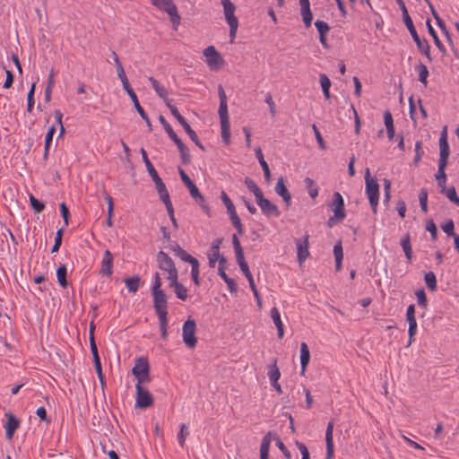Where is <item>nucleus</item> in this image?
<instances>
[{
    "instance_id": "nucleus-1",
    "label": "nucleus",
    "mask_w": 459,
    "mask_h": 459,
    "mask_svg": "<svg viewBox=\"0 0 459 459\" xmlns=\"http://www.w3.org/2000/svg\"><path fill=\"white\" fill-rule=\"evenodd\" d=\"M154 281L152 286L153 307L158 317L168 316V298L161 290L162 281L159 273H154Z\"/></svg>"
},
{
    "instance_id": "nucleus-2",
    "label": "nucleus",
    "mask_w": 459,
    "mask_h": 459,
    "mask_svg": "<svg viewBox=\"0 0 459 459\" xmlns=\"http://www.w3.org/2000/svg\"><path fill=\"white\" fill-rule=\"evenodd\" d=\"M218 94L220 98V106L218 113L220 116L221 138L222 142L226 145H229L230 143V125L228 113L227 96L223 87L221 84L218 87Z\"/></svg>"
},
{
    "instance_id": "nucleus-3",
    "label": "nucleus",
    "mask_w": 459,
    "mask_h": 459,
    "mask_svg": "<svg viewBox=\"0 0 459 459\" xmlns=\"http://www.w3.org/2000/svg\"><path fill=\"white\" fill-rule=\"evenodd\" d=\"M365 184L366 195L368 198L372 212L374 214H377L379 201V185L377 180L371 177L368 168L365 172Z\"/></svg>"
},
{
    "instance_id": "nucleus-4",
    "label": "nucleus",
    "mask_w": 459,
    "mask_h": 459,
    "mask_svg": "<svg viewBox=\"0 0 459 459\" xmlns=\"http://www.w3.org/2000/svg\"><path fill=\"white\" fill-rule=\"evenodd\" d=\"M178 173L180 175V178L185 186L188 188L191 196L195 201L197 204H199L205 212H209L210 209L206 204L205 199L204 195L199 191L198 187L191 180L188 175L185 172V170L178 167Z\"/></svg>"
},
{
    "instance_id": "nucleus-5",
    "label": "nucleus",
    "mask_w": 459,
    "mask_h": 459,
    "mask_svg": "<svg viewBox=\"0 0 459 459\" xmlns=\"http://www.w3.org/2000/svg\"><path fill=\"white\" fill-rule=\"evenodd\" d=\"M168 108H169L171 114L173 115V117L178 121V123L183 126V128L185 129L186 133L188 134V136L190 137V139L196 144V146L202 150V151H205V148L204 146L203 145V143L200 142L196 133L191 128V126H189V124L187 123V121L185 119V117L179 113V111L178 110V108L170 104V103H168Z\"/></svg>"
},
{
    "instance_id": "nucleus-6",
    "label": "nucleus",
    "mask_w": 459,
    "mask_h": 459,
    "mask_svg": "<svg viewBox=\"0 0 459 459\" xmlns=\"http://www.w3.org/2000/svg\"><path fill=\"white\" fill-rule=\"evenodd\" d=\"M196 331V323L195 319L188 317L183 325L182 337L184 343L188 348H194L196 346L197 339L195 335Z\"/></svg>"
},
{
    "instance_id": "nucleus-7",
    "label": "nucleus",
    "mask_w": 459,
    "mask_h": 459,
    "mask_svg": "<svg viewBox=\"0 0 459 459\" xmlns=\"http://www.w3.org/2000/svg\"><path fill=\"white\" fill-rule=\"evenodd\" d=\"M406 28L408 29L413 41L417 45V48H419L420 52L423 54L429 61H432V57L430 55V46L427 39H421L420 36L417 33V30L413 25L412 21L405 23Z\"/></svg>"
},
{
    "instance_id": "nucleus-8",
    "label": "nucleus",
    "mask_w": 459,
    "mask_h": 459,
    "mask_svg": "<svg viewBox=\"0 0 459 459\" xmlns=\"http://www.w3.org/2000/svg\"><path fill=\"white\" fill-rule=\"evenodd\" d=\"M439 146V160L438 164H446L448 163V158L450 155V148L447 140V126H445L442 128L440 133V137L438 140Z\"/></svg>"
},
{
    "instance_id": "nucleus-9",
    "label": "nucleus",
    "mask_w": 459,
    "mask_h": 459,
    "mask_svg": "<svg viewBox=\"0 0 459 459\" xmlns=\"http://www.w3.org/2000/svg\"><path fill=\"white\" fill-rule=\"evenodd\" d=\"M135 407L140 409H146L152 406L154 400L152 394L143 385L135 386Z\"/></svg>"
},
{
    "instance_id": "nucleus-10",
    "label": "nucleus",
    "mask_w": 459,
    "mask_h": 459,
    "mask_svg": "<svg viewBox=\"0 0 459 459\" xmlns=\"http://www.w3.org/2000/svg\"><path fill=\"white\" fill-rule=\"evenodd\" d=\"M158 267L168 273V275H170V273H175V272H178V269L175 265L174 261L167 253L164 251H159L156 256Z\"/></svg>"
},
{
    "instance_id": "nucleus-11",
    "label": "nucleus",
    "mask_w": 459,
    "mask_h": 459,
    "mask_svg": "<svg viewBox=\"0 0 459 459\" xmlns=\"http://www.w3.org/2000/svg\"><path fill=\"white\" fill-rule=\"evenodd\" d=\"M257 205L260 207L262 212L266 217L273 216L278 218L281 215V212L278 206L273 204L270 200L261 195L259 198L255 200Z\"/></svg>"
},
{
    "instance_id": "nucleus-12",
    "label": "nucleus",
    "mask_w": 459,
    "mask_h": 459,
    "mask_svg": "<svg viewBox=\"0 0 459 459\" xmlns=\"http://www.w3.org/2000/svg\"><path fill=\"white\" fill-rule=\"evenodd\" d=\"M331 208L333 213L335 214V217H338L339 220H344V218L346 217L344 201L342 195L339 192L333 193Z\"/></svg>"
},
{
    "instance_id": "nucleus-13",
    "label": "nucleus",
    "mask_w": 459,
    "mask_h": 459,
    "mask_svg": "<svg viewBox=\"0 0 459 459\" xmlns=\"http://www.w3.org/2000/svg\"><path fill=\"white\" fill-rule=\"evenodd\" d=\"M204 55L206 57L207 65L211 68L217 67L223 63V58L213 46H209L204 48Z\"/></svg>"
},
{
    "instance_id": "nucleus-14",
    "label": "nucleus",
    "mask_w": 459,
    "mask_h": 459,
    "mask_svg": "<svg viewBox=\"0 0 459 459\" xmlns=\"http://www.w3.org/2000/svg\"><path fill=\"white\" fill-rule=\"evenodd\" d=\"M274 190L276 194L282 198L286 207L289 208L291 203V195L285 186L284 178L282 176L277 179Z\"/></svg>"
},
{
    "instance_id": "nucleus-15",
    "label": "nucleus",
    "mask_w": 459,
    "mask_h": 459,
    "mask_svg": "<svg viewBox=\"0 0 459 459\" xmlns=\"http://www.w3.org/2000/svg\"><path fill=\"white\" fill-rule=\"evenodd\" d=\"M333 420H331L326 427L325 430V443H326V455L325 459H333Z\"/></svg>"
},
{
    "instance_id": "nucleus-16",
    "label": "nucleus",
    "mask_w": 459,
    "mask_h": 459,
    "mask_svg": "<svg viewBox=\"0 0 459 459\" xmlns=\"http://www.w3.org/2000/svg\"><path fill=\"white\" fill-rule=\"evenodd\" d=\"M113 255L109 250H106L103 255V258L101 261V267L100 270V274L111 276L113 273Z\"/></svg>"
},
{
    "instance_id": "nucleus-17",
    "label": "nucleus",
    "mask_w": 459,
    "mask_h": 459,
    "mask_svg": "<svg viewBox=\"0 0 459 459\" xmlns=\"http://www.w3.org/2000/svg\"><path fill=\"white\" fill-rule=\"evenodd\" d=\"M300 5V14L302 16V21L305 24L306 28H309L312 23L313 14L310 9V2L309 0H299Z\"/></svg>"
},
{
    "instance_id": "nucleus-18",
    "label": "nucleus",
    "mask_w": 459,
    "mask_h": 459,
    "mask_svg": "<svg viewBox=\"0 0 459 459\" xmlns=\"http://www.w3.org/2000/svg\"><path fill=\"white\" fill-rule=\"evenodd\" d=\"M308 234L304 237L303 241H297V255L299 263L301 264L309 255L308 251Z\"/></svg>"
},
{
    "instance_id": "nucleus-19",
    "label": "nucleus",
    "mask_w": 459,
    "mask_h": 459,
    "mask_svg": "<svg viewBox=\"0 0 459 459\" xmlns=\"http://www.w3.org/2000/svg\"><path fill=\"white\" fill-rule=\"evenodd\" d=\"M150 370L148 359L144 357H140L136 359L134 366L132 368V374L134 377L139 375H145Z\"/></svg>"
},
{
    "instance_id": "nucleus-20",
    "label": "nucleus",
    "mask_w": 459,
    "mask_h": 459,
    "mask_svg": "<svg viewBox=\"0 0 459 459\" xmlns=\"http://www.w3.org/2000/svg\"><path fill=\"white\" fill-rule=\"evenodd\" d=\"M148 80L151 82L157 95L166 102V105L168 106V103L171 104V100L168 98V91L166 88L152 76H150Z\"/></svg>"
},
{
    "instance_id": "nucleus-21",
    "label": "nucleus",
    "mask_w": 459,
    "mask_h": 459,
    "mask_svg": "<svg viewBox=\"0 0 459 459\" xmlns=\"http://www.w3.org/2000/svg\"><path fill=\"white\" fill-rule=\"evenodd\" d=\"M20 426V421L11 413L7 415V421L5 424V435L7 439H12L14 432Z\"/></svg>"
},
{
    "instance_id": "nucleus-22",
    "label": "nucleus",
    "mask_w": 459,
    "mask_h": 459,
    "mask_svg": "<svg viewBox=\"0 0 459 459\" xmlns=\"http://www.w3.org/2000/svg\"><path fill=\"white\" fill-rule=\"evenodd\" d=\"M270 316L277 328V335L279 339H282L284 335L283 324L281 319V315L276 307H273L270 311Z\"/></svg>"
},
{
    "instance_id": "nucleus-23",
    "label": "nucleus",
    "mask_w": 459,
    "mask_h": 459,
    "mask_svg": "<svg viewBox=\"0 0 459 459\" xmlns=\"http://www.w3.org/2000/svg\"><path fill=\"white\" fill-rule=\"evenodd\" d=\"M309 360H310V352H309L308 346L306 342H301V344H300V366H301L300 374L301 375L305 374V372L307 370V367L309 363Z\"/></svg>"
},
{
    "instance_id": "nucleus-24",
    "label": "nucleus",
    "mask_w": 459,
    "mask_h": 459,
    "mask_svg": "<svg viewBox=\"0 0 459 459\" xmlns=\"http://www.w3.org/2000/svg\"><path fill=\"white\" fill-rule=\"evenodd\" d=\"M221 4L223 5L224 16L227 22H238L234 14L236 9L235 4L230 0L221 3Z\"/></svg>"
},
{
    "instance_id": "nucleus-25",
    "label": "nucleus",
    "mask_w": 459,
    "mask_h": 459,
    "mask_svg": "<svg viewBox=\"0 0 459 459\" xmlns=\"http://www.w3.org/2000/svg\"><path fill=\"white\" fill-rule=\"evenodd\" d=\"M255 157L257 158L262 169H263V171H264V178L267 182L270 181L271 179V171H270V169H269V166L267 164V162L265 161L264 158V154L262 152V150L260 147H257L255 150Z\"/></svg>"
},
{
    "instance_id": "nucleus-26",
    "label": "nucleus",
    "mask_w": 459,
    "mask_h": 459,
    "mask_svg": "<svg viewBox=\"0 0 459 459\" xmlns=\"http://www.w3.org/2000/svg\"><path fill=\"white\" fill-rule=\"evenodd\" d=\"M155 184L159 196L162 202H166L170 199L169 191L162 179L159 177L152 180Z\"/></svg>"
},
{
    "instance_id": "nucleus-27",
    "label": "nucleus",
    "mask_w": 459,
    "mask_h": 459,
    "mask_svg": "<svg viewBox=\"0 0 459 459\" xmlns=\"http://www.w3.org/2000/svg\"><path fill=\"white\" fill-rule=\"evenodd\" d=\"M271 431L267 432L261 442L260 446V458L261 459H269V450L271 445Z\"/></svg>"
},
{
    "instance_id": "nucleus-28",
    "label": "nucleus",
    "mask_w": 459,
    "mask_h": 459,
    "mask_svg": "<svg viewBox=\"0 0 459 459\" xmlns=\"http://www.w3.org/2000/svg\"><path fill=\"white\" fill-rule=\"evenodd\" d=\"M446 166V164H438L437 172L435 175V178L440 187V192L446 191V174L445 170Z\"/></svg>"
},
{
    "instance_id": "nucleus-29",
    "label": "nucleus",
    "mask_w": 459,
    "mask_h": 459,
    "mask_svg": "<svg viewBox=\"0 0 459 459\" xmlns=\"http://www.w3.org/2000/svg\"><path fill=\"white\" fill-rule=\"evenodd\" d=\"M426 25L428 27V31H429V35L432 37V39L434 40L435 45L437 46L438 50L443 55H446V49L445 46L443 45V43L441 42V40L439 39V38L437 36V33L436 32L434 28L432 27V25L430 23V21L429 19L426 22Z\"/></svg>"
},
{
    "instance_id": "nucleus-30",
    "label": "nucleus",
    "mask_w": 459,
    "mask_h": 459,
    "mask_svg": "<svg viewBox=\"0 0 459 459\" xmlns=\"http://www.w3.org/2000/svg\"><path fill=\"white\" fill-rule=\"evenodd\" d=\"M140 152H141V155L143 158V161L144 162V164L146 166V169H147L150 177L152 178V179L153 180V179L159 178L160 176L157 173V171L154 169L152 162L150 161L146 151L143 148H141Z\"/></svg>"
},
{
    "instance_id": "nucleus-31",
    "label": "nucleus",
    "mask_w": 459,
    "mask_h": 459,
    "mask_svg": "<svg viewBox=\"0 0 459 459\" xmlns=\"http://www.w3.org/2000/svg\"><path fill=\"white\" fill-rule=\"evenodd\" d=\"M401 246L405 254L406 259L409 263H411L412 258V248L411 245V238L410 234L407 233L401 240Z\"/></svg>"
},
{
    "instance_id": "nucleus-32",
    "label": "nucleus",
    "mask_w": 459,
    "mask_h": 459,
    "mask_svg": "<svg viewBox=\"0 0 459 459\" xmlns=\"http://www.w3.org/2000/svg\"><path fill=\"white\" fill-rule=\"evenodd\" d=\"M124 282L129 292L135 293L140 287L141 278L138 275L125 278Z\"/></svg>"
},
{
    "instance_id": "nucleus-33",
    "label": "nucleus",
    "mask_w": 459,
    "mask_h": 459,
    "mask_svg": "<svg viewBox=\"0 0 459 459\" xmlns=\"http://www.w3.org/2000/svg\"><path fill=\"white\" fill-rule=\"evenodd\" d=\"M175 144L178 148L182 163L185 165L189 164L191 161V157L188 148L183 143L181 140Z\"/></svg>"
},
{
    "instance_id": "nucleus-34",
    "label": "nucleus",
    "mask_w": 459,
    "mask_h": 459,
    "mask_svg": "<svg viewBox=\"0 0 459 459\" xmlns=\"http://www.w3.org/2000/svg\"><path fill=\"white\" fill-rule=\"evenodd\" d=\"M159 121L160 122V124L163 126L164 127V130L166 131V133L168 134V135L169 136V138L175 143H177L178 142L180 141V138L178 136V134L173 131L171 126L168 123V121L165 119V117L163 116H160L159 117Z\"/></svg>"
},
{
    "instance_id": "nucleus-35",
    "label": "nucleus",
    "mask_w": 459,
    "mask_h": 459,
    "mask_svg": "<svg viewBox=\"0 0 459 459\" xmlns=\"http://www.w3.org/2000/svg\"><path fill=\"white\" fill-rule=\"evenodd\" d=\"M268 377L270 382H275L279 380L281 377V372L279 368L277 367V359H274L272 365L268 366L267 371Z\"/></svg>"
},
{
    "instance_id": "nucleus-36",
    "label": "nucleus",
    "mask_w": 459,
    "mask_h": 459,
    "mask_svg": "<svg viewBox=\"0 0 459 459\" xmlns=\"http://www.w3.org/2000/svg\"><path fill=\"white\" fill-rule=\"evenodd\" d=\"M416 71L419 74V81L426 87L428 85L429 70L423 63H420L415 66Z\"/></svg>"
},
{
    "instance_id": "nucleus-37",
    "label": "nucleus",
    "mask_w": 459,
    "mask_h": 459,
    "mask_svg": "<svg viewBox=\"0 0 459 459\" xmlns=\"http://www.w3.org/2000/svg\"><path fill=\"white\" fill-rule=\"evenodd\" d=\"M67 269L65 264L60 265L56 270V277L59 285L63 288H66L68 286V281L66 280Z\"/></svg>"
},
{
    "instance_id": "nucleus-38",
    "label": "nucleus",
    "mask_w": 459,
    "mask_h": 459,
    "mask_svg": "<svg viewBox=\"0 0 459 459\" xmlns=\"http://www.w3.org/2000/svg\"><path fill=\"white\" fill-rule=\"evenodd\" d=\"M306 188L311 198H316L318 195V186L316 183L310 178H306L305 180Z\"/></svg>"
},
{
    "instance_id": "nucleus-39",
    "label": "nucleus",
    "mask_w": 459,
    "mask_h": 459,
    "mask_svg": "<svg viewBox=\"0 0 459 459\" xmlns=\"http://www.w3.org/2000/svg\"><path fill=\"white\" fill-rule=\"evenodd\" d=\"M246 186L255 195V200L263 195V191L259 188L256 183L250 178H246L244 181Z\"/></svg>"
},
{
    "instance_id": "nucleus-40",
    "label": "nucleus",
    "mask_w": 459,
    "mask_h": 459,
    "mask_svg": "<svg viewBox=\"0 0 459 459\" xmlns=\"http://www.w3.org/2000/svg\"><path fill=\"white\" fill-rule=\"evenodd\" d=\"M166 13L169 14V16L170 18V22H172L174 29H177L180 23V16L178 13V8H177L176 4H174L170 8L169 7V9L166 11Z\"/></svg>"
},
{
    "instance_id": "nucleus-41",
    "label": "nucleus",
    "mask_w": 459,
    "mask_h": 459,
    "mask_svg": "<svg viewBox=\"0 0 459 459\" xmlns=\"http://www.w3.org/2000/svg\"><path fill=\"white\" fill-rule=\"evenodd\" d=\"M425 283L429 290L435 291L437 290V278L433 272H428L424 276Z\"/></svg>"
},
{
    "instance_id": "nucleus-42",
    "label": "nucleus",
    "mask_w": 459,
    "mask_h": 459,
    "mask_svg": "<svg viewBox=\"0 0 459 459\" xmlns=\"http://www.w3.org/2000/svg\"><path fill=\"white\" fill-rule=\"evenodd\" d=\"M221 199L222 203L224 204V205L226 206L227 212L229 215L236 212L235 206L225 191H221Z\"/></svg>"
},
{
    "instance_id": "nucleus-43",
    "label": "nucleus",
    "mask_w": 459,
    "mask_h": 459,
    "mask_svg": "<svg viewBox=\"0 0 459 459\" xmlns=\"http://www.w3.org/2000/svg\"><path fill=\"white\" fill-rule=\"evenodd\" d=\"M406 320L408 321V324H409V328H408L409 343H408V345H411L414 339V336L417 333V322H416V318L406 319Z\"/></svg>"
},
{
    "instance_id": "nucleus-44",
    "label": "nucleus",
    "mask_w": 459,
    "mask_h": 459,
    "mask_svg": "<svg viewBox=\"0 0 459 459\" xmlns=\"http://www.w3.org/2000/svg\"><path fill=\"white\" fill-rule=\"evenodd\" d=\"M30 206H31L32 210L36 213L41 212L45 208L44 203L38 200L33 195H30Z\"/></svg>"
},
{
    "instance_id": "nucleus-45",
    "label": "nucleus",
    "mask_w": 459,
    "mask_h": 459,
    "mask_svg": "<svg viewBox=\"0 0 459 459\" xmlns=\"http://www.w3.org/2000/svg\"><path fill=\"white\" fill-rule=\"evenodd\" d=\"M159 319V326L160 330V335L162 339L167 340L168 338V316H160Z\"/></svg>"
},
{
    "instance_id": "nucleus-46",
    "label": "nucleus",
    "mask_w": 459,
    "mask_h": 459,
    "mask_svg": "<svg viewBox=\"0 0 459 459\" xmlns=\"http://www.w3.org/2000/svg\"><path fill=\"white\" fill-rule=\"evenodd\" d=\"M151 2L154 6L164 12L175 4L172 0H151Z\"/></svg>"
},
{
    "instance_id": "nucleus-47",
    "label": "nucleus",
    "mask_w": 459,
    "mask_h": 459,
    "mask_svg": "<svg viewBox=\"0 0 459 459\" xmlns=\"http://www.w3.org/2000/svg\"><path fill=\"white\" fill-rule=\"evenodd\" d=\"M36 83H32L30 89L27 95V111L30 113L32 111L35 100H34V93H35Z\"/></svg>"
},
{
    "instance_id": "nucleus-48",
    "label": "nucleus",
    "mask_w": 459,
    "mask_h": 459,
    "mask_svg": "<svg viewBox=\"0 0 459 459\" xmlns=\"http://www.w3.org/2000/svg\"><path fill=\"white\" fill-rule=\"evenodd\" d=\"M112 55L115 56V65L117 68V77L120 79V81L124 80L125 78H127L126 74L125 73V69H124L117 53L115 51H112Z\"/></svg>"
},
{
    "instance_id": "nucleus-49",
    "label": "nucleus",
    "mask_w": 459,
    "mask_h": 459,
    "mask_svg": "<svg viewBox=\"0 0 459 459\" xmlns=\"http://www.w3.org/2000/svg\"><path fill=\"white\" fill-rule=\"evenodd\" d=\"M442 194L446 195V197L454 204L459 206V197L456 195L455 188L454 186H451L449 188L446 187V191L441 192Z\"/></svg>"
},
{
    "instance_id": "nucleus-50",
    "label": "nucleus",
    "mask_w": 459,
    "mask_h": 459,
    "mask_svg": "<svg viewBox=\"0 0 459 459\" xmlns=\"http://www.w3.org/2000/svg\"><path fill=\"white\" fill-rule=\"evenodd\" d=\"M415 295L417 297V301L419 306L422 307L423 308H426L428 306V299L427 295L423 289H419L416 290Z\"/></svg>"
},
{
    "instance_id": "nucleus-51",
    "label": "nucleus",
    "mask_w": 459,
    "mask_h": 459,
    "mask_svg": "<svg viewBox=\"0 0 459 459\" xmlns=\"http://www.w3.org/2000/svg\"><path fill=\"white\" fill-rule=\"evenodd\" d=\"M315 26L320 35H326L330 31V26L327 22L320 20L315 22Z\"/></svg>"
},
{
    "instance_id": "nucleus-52",
    "label": "nucleus",
    "mask_w": 459,
    "mask_h": 459,
    "mask_svg": "<svg viewBox=\"0 0 459 459\" xmlns=\"http://www.w3.org/2000/svg\"><path fill=\"white\" fill-rule=\"evenodd\" d=\"M426 230L430 233V237L432 240H437V228L432 219L427 221L426 222Z\"/></svg>"
},
{
    "instance_id": "nucleus-53",
    "label": "nucleus",
    "mask_w": 459,
    "mask_h": 459,
    "mask_svg": "<svg viewBox=\"0 0 459 459\" xmlns=\"http://www.w3.org/2000/svg\"><path fill=\"white\" fill-rule=\"evenodd\" d=\"M419 201L421 210L424 212H428V192L425 188H422L419 195Z\"/></svg>"
},
{
    "instance_id": "nucleus-54",
    "label": "nucleus",
    "mask_w": 459,
    "mask_h": 459,
    "mask_svg": "<svg viewBox=\"0 0 459 459\" xmlns=\"http://www.w3.org/2000/svg\"><path fill=\"white\" fill-rule=\"evenodd\" d=\"M191 277L194 283L196 286L200 285V278H199V262L195 261L193 264H191Z\"/></svg>"
},
{
    "instance_id": "nucleus-55",
    "label": "nucleus",
    "mask_w": 459,
    "mask_h": 459,
    "mask_svg": "<svg viewBox=\"0 0 459 459\" xmlns=\"http://www.w3.org/2000/svg\"><path fill=\"white\" fill-rule=\"evenodd\" d=\"M174 292L176 296L183 301L187 299V289L182 283H179L174 288Z\"/></svg>"
},
{
    "instance_id": "nucleus-56",
    "label": "nucleus",
    "mask_w": 459,
    "mask_h": 459,
    "mask_svg": "<svg viewBox=\"0 0 459 459\" xmlns=\"http://www.w3.org/2000/svg\"><path fill=\"white\" fill-rule=\"evenodd\" d=\"M63 233H64V228H60L57 230V231L56 233L55 243L51 248L52 253L57 252L58 249L60 248V246L62 244Z\"/></svg>"
},
{
    "instance_id": "nucleus-57",
    "label": "nucleus",
    "mask_w": 459,
    "mask_h": 459,
    "mask_svg": "<svg viewBox=\"0 0 459 459\" xmlns=\"http://www.w3.org/2000/svg\"><path fill=\"white\" fill-rule=\"evenodd\" d=\"M441 228L447 236L452 237L455 235V224L453 220L450 219L447 221H446L444 224L441 225Z\"/></svg>"
},
{
    "instance_id": "nucleus-58",
    "label": "nucleus",
    "mask_w": 459,
    "mask_h": 459,
    "mask_svg": "<svg viewBox=\"0 0 459 459\" xmlns=\"http://www.w3.org/2000/svg\"><path fill=\"white\" fill-rule=\"evenodd\" d=\"M395 1L402 11L403 20L404 24L409 22H411L412 20L409 15L408 10L406 8V5H405L403 0H395Z\"/></svg>"
},
{
    "instance_id": "nucleus-59",
    "label": "nucleus",
    "mask_w": 459,
    "mask_h": 459,
    "mask_svg": "<svg viewBox=\"0 0 459 459\" xmlns=\"http://www.w3.org/2000/svg\"><path fill=\"white\" fill-rule=\"evenodd\" d=\"M177 256H178L182 261L189 263L193 264L195 261H198L195 257L192 256L183 248L178 253Z\"/></svg>"
},
{
    "instance_id": "nucleus-60",
    "label": "nucleus",
    "mask_w": 459,
    "mask_h": 459,
    "mask_svg": "<svg viewBox=\"0 0 459 459\" xmlns=\"http://www.w3.org/2000/svg\"><path fill=\"white\" fill-rule=\"evenodd\" d=\"M188 435V431L186 430V425L185 423L181 424L180 430L178 434V440L180 446H184L186 436Z\"/></svg>"
},
{
    "instance_id": "nucleus-61",
    "label": "nucleus",
    "mask_w": 459,
    "mask_h": 459,
    "mask_svg": "<svg viewBox=\"0 0 459 459\" xmlns=\"http://www.w3.org/2000/svg\"><path fill=\"white\" fill-rule=\"evenodd\" d=\"M312 129L314 131L316 142H317L320 149L325 150V148H326L325 143L320 134V131L318 130L317 126L315 124L312 125Z\"/></svg>"
},
{
    "instance_id": "nucleus-62",
    "label": "nucleus",
    "mask_w": 459,
    "mask_h": 459,
    "mask_svg": "<svg viewBox=\"0 0 459 459\" xmlns=\"http://www.w3.org/2000/svg\"><path fill=\"white\" fill-rule=\"evenodd\" d=\"M103 195L108 203V217H112L114 210L113 198L106 190L103 191Z\"/></svg>"
},
{
    "instance_id": "nucleus-63",
    "label": "nucleus",
    "mask_w": 459,
    "mask_h": 459,
    "mask_svg": "<svg viewBox=\"0 0 459 459\" xmlns=\"http://www.w3.org/2000/svg\"><path fill=\"white\" fill-rule=\"evenodd\" d=\"M60 212H61V215H62V217L64 219L65 225L68 226L70 212H69V209H68V207L66 206V204L65 203H61L60 204Z\"/></svg>"
},
{
    "instance_id": "nucleus-64",
    "label": "nucleus",
    "mask_w": 459,
    "mask_h": 459,
    "mask_svg": "<svg viewBox=\"0 0 459 459\" xmlns=\"http://www.w3.org/2000/svg\"><path fill=\"white\" fill-rule=\"evenodd\" d=\"M276 440V446L281 451V453L283 454V455L287 458V459H290L291 458V455H290V452L288 450V448L286 447V446L283 444V442L279 438V437H276L275 438Z\"/></svg>"
}]
</instances>
